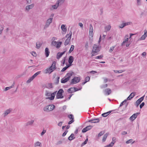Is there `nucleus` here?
Here are the masks:
<instances>
[{
	"label": "nucleus",
	"mask_w": 147,
	"mask_h": 147,
	"mask_svg": "<svg viewBox=\"0 0 147 147\" xmlns=\"http://www.w3.org/2000/svg\"><path fill=\"white\" fill-rule=\"evenodd\" d=\"M80 80V77H75L72 79L70 82L71 84H76L79 82Z\"/></svg>",
	"instance_id": "5"
},
{
	"label": "nucleus",
	"mask_w": 147,
	"mask_h": 147,
	"mask_svg": "<svg viewBox=\"0 0 147 147\" xmlns=\"http://www.w3.org/2000/svg\"><path fill=\"white\" fill-rule=\"evenodd\" d=\"M75 89V87L71 88L68 90L67 91L69 93H72L74 92V89Z\"/></svg>",
	"instance_id": "22"
},
{
	"label": "nucleus",
	"mask_w": 147,
	"mask_h": 147,
	"mask_svg": "<svg viewBox=\"0 0 147 147\" xmlns=\"http://www.w3.org/2000/svg\"><path fill=\"white\" fill-rule=\"evenodd\" d=\"M34 6V4L32 3L30 5H27L25 8L26 11H28L30 9H32Z\"/></svg>",
	"instance_id": "12"
},
{
	"label": "nucleus",
	"mask_w": 147,
	"mask_h": 147,
	"mask_svg": "<svg viewBox=\"0 0 147 147\" xmlns=\"http://www.w3.org/2000/svg\"><path fill=\"white\" fill-rule=\"evenodd\" d=\"M145 103L144 102H142L140 105V109H142V107L144 105Z\"/></svg>",
	"instance_id": "57"
},
{
	"label": "nucleus",
	"mask_w": 147,
	"mask_h": 147,
	"mask_svg": "<svg viewBox=\"0 0 147 147\" xmlns=\"http://www.w3.org/2000/svg\"><path fill=\"white\" fill-rule=\"evenodd\" d=\"M100 118H96V119H94V120H93V123H99L100 121Z\"/></svg>",
	"instance_id": "34"
},
{
	"label": "nucleus",
	"mask_w": 147,
	"mask_h": 147,
	"mask_svg": "<svg viewBox=\"0 0 147 147\" xmlns=\"http://www.w3.org/2000/svg\"><path fill=\"white\" fill-rule=\"evenodd\" d=\"M74 45H71V47L70 48V49H69V53H71L72 51L74 49Z\"/></svg>",
	"instance_id": "35"
},
{
	"label": "nucleus",
	"mask_w": 147,
	"mask_h": 147,
	"mask_svg": "<svg viewBox=\"0 0 147 147\" xmlns=\"http://www.w3.org/2000/svg\"><path fill=\"white\" fill-rule=\"evenodd\" d=\"M71 36L72 32L71 31H70L69 33L66 35L65 37L67 38V39L65 40L64 42V45H65L66 46L69 44L71 38Z\"/></svg>",
	"instance_id": "2"
},
{
	"label": "nucleus",
	"mask_w": 147,
	"mask_h": 147,
	"mask_svg": "<svg viewBox=\"0 0 147 147\" xmlns=\"http://www.w3.org/2000/svg\"><path fill=\"white\" fill-rule=\"evenodd\" d=\"M61 44L62 42H59L58 43L57 42L56 45V47L57 49L59 48L61 46Z\"/></svg>",
	"instance_id": "31"
},
{
	"label": "nucleus",
	"mask_w": 147,
	"mask_h": 147,
	"mask_svg": "<svg viewBox=\"0 0 147 147\" xmlns=\"http://www.w3.org/2000/svg\"><path fill=\"white\" fill-rule=\"evenodd\" d=\"M31 54H32V55L33 56L36 57V53L35 52H32Z\"/></svg>",
	"instance_id": "63"
},
{
	"label": "nucleus",
	"mask_w": 147,
	"mask_h": 147,
	"mask_svg": "<svg viewBox=\"0 0 147 147\" xmlns=\"http://www.w3.org/2000/svg\"><path fill=\"white\" fill-rule=\"evenodd\" d=\"M45 55L46 57H47L49 55L50 51L48 48L46 47L45 50Z\"/></svg>",
	"instance_id": "20"
},
{
	"label": "nucleus",
	"mask_w": 147,
	"mask_h": 147,
	"mask_svg": "<svg viewBox=\"0 0 147 147\" xmlns=\"http://www.w3.org/2000/svg\"><path fill=\"white\" fill-rule=\"evenodd\" d=\"M109 134L108 133H106L105 134L103 137L102 141L103 142H105L106 140V139L107 138L108 135Z\"/></svg>",
	"instance_id": "26"
},
{
	"label": "nucleus",
	"mask_w": 147,
	"mask_h": 147,
	"mask_svg": "<svg viewBox=\"0 0 147 147\" xmlns=\"http://www.w3.org/2000/svg\"><path fill=\"white\" fill-rule=\"evenodd\" d=\"M93 29L92 26L91 24H90L89 26V35L91 37H92L93 35Z\"/></svg>",
	"instance_id": "11"
},
{
	"label": "nucleus",
	"mask_w": 147,
	"mask_h": 147,
	"mask_svg": "<svg viewBox=\"0 0 147 147\" xmlns=\"http://www.w3.org/2000/svg\"><path fill=\"white\" fill-rule=\"evenodd\" d=\"M111 28V25H109L105 27V31L107 32V31H109L110 30Z\"/></svg>",
	"instance_id": "24"
},
{
	"label": "nucleus",
	"mask_w": 147,
	"mask_h": 147,
	"mask_svg": "<svg viewBox=\"0 0 147 147\" xmlns=\"http://www.w3.org/2000/svg\"><path fill=\"white\" fill-rule=\"evenodd\" d=\"M34 122V121L32 120L29 121L27 123V125H32L33 123Z\"/></svg>",
	"instance_id": "40"
},
{
	"label": "nucleus",
	"mask_w": 147,
	"mask_h": 147,
	"mask_svg": "<svg viewBox=\"0 0 147 147\" xmlns=\"http://www.w3.org/2000/svg\"><path fill=\"white\" fill-rule=\"evenodd\" d=\"M55 106L53 105H49L45 106L43 108V110L45 112H50L52 111L55 108Z\"/></svg>",
	"instance_id": "1"
},
{
	"label": "nucleus",
	"mask_w": 147,
	"mask_h": 147,
	"mask_svg": "<svg viewBox=\"0 0 147 147\" xmlns=\"http://www.w3.org/2000/svg\"><path fill=\"white\" fill-rule=\"evenodd\" d=\"M140 113L138 112L135 114H134L131 117H130V120L132 121H134L138 115Z\"/></svg>",
	"instance_id": "7"
},
{
	"label": "nucleus",
	"mask_w": 147,
	"mask_h": 147,
	"mask_svg": "<svg viewBox=\"0 0 147 147\" xmlns=\"http://www.w3.org/2000/svg\"><path fill=\"white\" fill-rule=\"evenodd\" d=\"M59 5L56 2L55 5L52 6L53 8L54 9H57Z\"/></svg>",
	"instance_id": "33"
},
{
	"label": "nucleus",
	"mask_w": 147,
	"mask_h": 147,
	"mask_svg": "<svg viewBox=\"0 0 147 147\" xmlns=\"http://www.w3.org/2000/svg\"><path fill=\"white\" fill-rule=\"evenodd\" d=\"M104 133V132L103 131H101L100 132L98 135V137H100Z\"/></svg>",
	"instance_id": "48"
},
{
	"label": "nucleus",
	"mask_w": 147,
	"mask_h": 147,
	"mask_svg": "<svg viewBox=\"0 0 147 147\" xmlns=\"http://www.w3.org/2000/svg\"><path fill=\"white\" fill-rule=\"evenodd\" d=\"M74 60V58L72 56H70L69 57L68 59V62L69 64L68 65H70V66L72 65V63Z\"/></svg>",
	"instance_id": "15"
},
{
	"label": "nucleus",
	"mask_w": 147,
	"mask_h": 147,
	"mask_svg": "<svg viewBox=\"0 0 147 147\" xmlns=\"http://www.w3.org/2000/svg\"><path fill=\"white\" fill-rule=\"evenodd\" d=\"M53 88L52 84L51 83H49L48 84L47 86V88L50 89Z\"/></svg>",
	"instance_id": "38"
},
{
	"label": "nucleus",
	"mask_w": 147,
	"mask_h": 147,
	"mask_svg": "<svg viewBox=\"0 0 147 147\" xmlns=\"http://www.w3.org/2000/svg\"><path fill=\"white\" fill-rule=\"evenodd\" d=\"M125 71V70H114V72L116 73H121Z\"/></svg>",
	"instance_id": "37"
},
{
	"label": "nucleus",
	"mask_w": 147,
	"mask_h": 147,
	"mask_svg": "<svg viewBox=\"0 0 147 147\" xmlns=\"http://www.w3.org/2000/svg\"><path fill=\"white\" fill-rule=\"evenodd\" d=\"M41 71H38L36 73L34 74L32 77L34 79L37 76L40 74Z\"/></svg>",
	"instance_id": "29"
},
{
	"label": "nucleus",
	"mask_w": 147,
	"mask_h": 147,
	"mask_svg": "<svg viewBox=\"0 0 147 147\" xmlns=\"http://www.w3.org/2000/svg\"><path fill=\"white\" fill-rule=\"evenodd\" d=\"M100 51L99 47L97 45H94L93 46L92 52L93 53L92 55V56H93L95 55V53L98 52Z\"/></svg>",
	"instance_id": "3"
},
{
	"label": "nucleus",
	"mask_w": 147,
	"mask_h": 147,
	"mask_svg": "<svg viewBox=\"0 0 147 147\" xmlns=\"http://www.w3.org/2000/svg\"><path fill=\"white\" fill-rule=\"evenodd\" d=\"M135 94V92H133L131 93L129 95L131 97L130 98H132L134 96Z\"/></svg>",
	"instance_id": "49"
},
{
	"label": "nucleus",
	"mask_w": 147,
	"mask_h": 147,
	"mask_svg": "<svg viewBox=\"0 0 147 147\" xmlns=\"http://www.w3.org/2000/svg\"><path fill=\"white\" fill-rule=\"evenodd\" d=\"M51 92H50L47 91H46L45 95L46 96H49L51 95Z\"/></svg>",
	"instance_id": "46"
},
{
	"label": "nucleus",
	"mask_w": 147,
	"mask_h": 147,
	"mask_svg": "<svg viewBox=\"0 0 147 147\" xmlns=\"http://www.w3.org/2000/svg\"><path fill=\"white\" fill-rule=\"evenodd\" d=\"M147 36V32L146 30H144V33L140 38V40H144Z\"/></svg>",
	"instance_id": "19"
},
{
	"label": "nucleus",
	"mask_w": 147,
	"mask_h": 147,
	"mask_svg": "<svg viewBox=\"0 0 147 147\" xmlns=\"http://www.w3.org/2000/svg\"><path fill=\"white\" fill-rule=\"evenodd\" d=\"M125 23H123L120 25L119 26V27L120 28H123L124 27H125Z\"/></svg>",
	"instance_id": "42"
},
{
	"label": "nucleus",
	"mask_w": 147,
	"mask_h": 147,
	"mask_svg": "<svg viewBox=\"0 0 147 147\" xmlns=\"http://www.w3.org/2000/svg\"><path fill=\"white\" fill-rule=\"evenodd\" d=\"M115 47V46L111 47L109 50V52L110 53H111Z\"/></svg>",
	"instance_id": "47"
},
{
	"label": "nucleus",
	"mask_w": 147,
	"mask_h": 147,
	"mask_svg": "<svg viewBox=\"0 0 147 147\" xmlns=\"http://www.w3.org/2000/svg\"><path fill=\"white\" fill-rule=\"evenodd\" d=\"M61 28L63 31L66 32L67 31V29L65 28V26L64 24L61 25Z\"/></svg>",
	"instance_id": "23"
},
{
	"label": "nucleus",
	"mask_w": 147,
	"mask_h": 147,
	"mask_svg": "<svg viewBox=\"0 0 147 147\" xmlns=\"http://www.w3.org/2000/svg\"><path fill=\"white\" fill-rule=\"evenodd\" d=\"M92 127L93 126L92 125L88 126L83 128L82 130V132L83 133H85L91 129Z\"/></svg>",
	"instance_id": "10"
},
{
	"label": "nucleus",
	"mask_w": 147,
	"mask_h": 147,
	"mask_svg": "<svg viewBox=\"0 0 147 147\" xmlns=\"http://www.w3.org/2000/svg\"><path fill=\"white\" fill-rule=\"evenodd\" d=\"M56 62L55 61H53L52 63V65L49 67V68L51 69V71L50 73H52L54 69H56Z\"/></svg>",
	"instance_id": "9"
},
{
	"label": "nucleus",
	"mask_w": 147,
	"mask_h": 147,
	"mask_svg": "<svg viewBox=\"0 0 147 147\" xmlns=\"http://www.w3.org/2000/svg\"><path fill=\"white\" fill-rule=\"evenodd\" d=\"M53 21V18H50L48 19L46 22L45 25L44 26L43 29H45L48 28L50 24Z\"/></svg>",
	"instance_id": "4"
},
{
	"label": "nucleus",
	"mask_w": 147,
	"mask_h": 147,
	"mask_svg": "<svg viewBox=\"0 0 147 147\" xmlns=\"http://www.w3.org/2000/svg\"><path fill=\"white\" fill-rule=\"evenodd\" d=\"M74 121V120L73 119H72V120H71V121H70L68 122V124H70L71 123H73Z\"/></svg>",
	"instance_id": "64"
},
{
	"label": "nucleus",
	"mask_w": 147,
	"mask_h": 147,
	"mask_svg": "<svg viewBox=\"0 0 147 147\" xmlns=\"http://www.w3.org/2000/svg\"><path fill=\"white\" fill-rule=\"evenodd\" d=\"M69 80L68 78L66 77L65 78H63L61 80V82L62 83H65L67 82Z\"/></svg>",
	"instance_id": "21"
},
{
	"label": "nucleus",
	"mask_w": 147,
	"mask_h": 147,
	"mask_svg": "<svg viewBox=\"0 0 147 147\" xmlns=\"http://www.w3.org/2000/svg\"><path fill=\"white\" fill-rule=\"evenodd\" d=\"M68 117L71 120H72V119H74V117L73 115L72 114H70L69 115H68Z\"/></svg>",
	"instance_id": "51"
},
{
	"label": "nucleus",
	"mask_w": 147,
	"mask_h": 147,
	"mask_svg": "<svg viewBox=\"0 0 147 147\" xmlns=\"http://www.w3.org/2000/svg\"><path fill=\"white\" fill-rule=\"evenodd\" d=\"M103 57V55H100L96 57H95V58L96 59H101V58H102V57Z\"/></svg>",
	"instance_id": "50"
},
{
	"label": "nucleus",
	"mask_w": 147,
	"mask_h": 147,
	"mask_svg": "<svg viewBox=\"0 0 147 147\" xmlns=\"http://www.w3.org/2000/svg\"><path fill=\"white\" fill-rule=\"evenodd\" d=\"M144 96H143L139 99H138L136 102L135 105H136V107H138L140 103L144 99Z\"/></svg>",
	"instance_id": "8"
},
{
	"label": "nucleus",
	"mask_w": 147,
	"mask_h": 147,
	"mask_svg": "<svg viewBox=\"0 0 147 147\" xmlns=\"http://www.w3.org/2000/svg\"><path fill=\"white\" fill-rule=\"evenodd\" d=\"M12 110V109H7L5 111L4 113V116L5 117L8 114H9L11 111Z\"/></svg>",
	"instance_id": "18"
},
{
	"label": "nucleus",
	"mask_w": 147,
	"mask_h": 147,
	"mask_svg": "<svg viewBox=\"0 0 147 147\" xmlns=\"http://www.w3.org/2000/svg\"><path fill=\"white\" fill-rule=\"evenodd\" d=\"M107 86H108L107 84H105L104 85H101L100 86V88H106L107 87Z\"/></svg>",
	"instance_id": "52"
},
{
	"label": "nucleus",
	"mask_w": 147,
	"mask_h": 147,
	"mask_svg": "<svg viewBox=\"0 0 147 147\" xmlns=\"http://www.w3.org/2000/svg\"><path fill=\"white\" fill-rule=\"evenodd\" d=\"M128 40V38H127L126 39H124L123 42H122L121 44V45L123 46L124 44L125 43L127 42Z\"/></svg>",
	"instance_id": "39"
},
{
	"label": "nucleus",
	"mask_w": 147,
	"mask_h": 147,
	"mask_svg": "<svg viewBox=\"0 0 147 147\" xmlns=\"http://www.w3.org/2000/svg\"><path fill=\"white\" fill-rule=\"evenodd\" d=\"M114 144V143L111 142L109 144L107 145L108 147H112Z\"/></svg>",
	"instance_id": "58"
},
{
	"label": "nucleus",
	"mask_w": 147,
	"mask_h": 147,
	"mask_svg": "<svg viewBox=\"0 0 147 147\" xmlns=\"http://www.w3.org/2000/svg\"><path fill=\"white\" fill-rule=\"evenodd\" d=\"M41 144V143L39 142H37L34 143V146L36 147L38 146H40Z\"/></svg>",
	"instance_id": "36"
},
{
	"label": "nucleus",
	"mask_w": 147,
	"mask_h": 147,
	"mask_svg": "<svg viewBox=\"0 0 147 147\" xmlns=\"http://www.w3.org/2000/svg\"><path fill=\"white\" fill-rule=\"evenodd\" d=\"M55 92H54L52 94L51 93V97H48L46 98V99H49L50 100H53L54 99L55 96Z\"/></svg>",
	"instance_id": "17"
},
{
	"label": "nucleus",
	"mask_w": 147,
	"mask_h": 147,
	"mask_svg": "<svg viewBox=\"0 0 147 147\" xmlns=\"http://www.w3.org/2000/svg\"><path fill=\"white\" fill-rule=\"evenodd\" d=\"M3 29V25H0V34H1Z\"/></svg>",
	"instance_id": "45"
},
{
	"label": "nucleus",
	"mask_w": 147,
	"mask_h": 147,
	"mask_svg": "<svg viewBox=\"0 0 147 147\" xmlns=\"http://www.w3.org/2000/svg\"><path fill=\"white\" fill-rule=\"evenodd\" d=\"M62 142H63L62 141L60 140L57 142L56 144L57 145H59V144H62Z\"/></svg>",
	"instance_id": "60"
},
{
	"label": "nucleus",
	"mask_w": 147,
	"mask_h": 147,
	"mask_svg": "<svg viewBox=\"0 0 147 147\" xmlns=\"http://www.w3.org/2000/svg\"><path fill=\"white\" fill-rule=\"evenodd\" d=\"M68 130H66L65 132L63 134L62 136H65L66 134L68 132Z\"/></svg>",
	"instance_id": "62"
},
{
	"label": "nucleus",
	"mask_w": 147,
	"mask_h": 147,
	"mask_svg": "<svg viewBox=\"0 0 147 147\" xmlns=\"http://www.w3.org/2000/svg\"><path fill=\"white\" fill-rule=\"evenodd\" d=\"M63 90L62 89H60L56 94V98H63Z\"/></svg>",
	"instance_id": "6"
},
{
	"label": "nucleus",
	"mask_w": 147,
	"mask_h": 147,
	"mask_svg": "<svg viewBox=\"0 0 147 147\" xmlns=\"http://www.w3.org/2000/svg\"><path fill=\"white\" fill-rule=\"evenodd\" d=\"M34 79L32 78V76L27 81V83H29L31 81H32Z\"/></svg>",
	"instance_id": "44"
},
{
	"label": "nucleus",
	"mask_w": 147,
	"mask_h": 147,
	"mask_svg": "<svg viewBox=\"0 0 147 147\" xmlns=\"http://www.w3.org/2000/svg\"><path fill=\"white\" fill-rule=\"evenodd\" d=\"M90 78L89 76H87L85 78V81L87 82H88L90 80Z\"/></svg>",
	"instance_id": "56"
},
{
	"label": "nucleus",
	"mask_w": 147,
	"mask_h": 147,
	"mask_svg": "<svg viewBox=\"0 0 147 147\" xmlns=\"http://www.w3.org/2000/svg\"><path fill=\"white\" fill-rule=\"evenodd\" d=\"M41 46V44L39 42H37L36 44V46L37 49L39 48Z\"/></svg>",
	"instance_id": "41"
},
{
	"label": "nucleus",
	"mask_w": 147,
	"mask_h": 147,
	"mask_svg": "<svg viewBox=\"0 0 147 147\" xmlns=\"http://www.w3.org/2000/svg\"><path fill=\"white\" fill-rule=\"evenodd\" d=\"M64 1H65L64 0H58L57 1V2L59 5H60L62 4L64 2Z\"/></svg>",
	"instance_id": "27"
},
{
	"label": "nucleus",
	"mask_w": 147,
	"mask_h": 147,
	"mask_svg": "<svg viewBox=\"0 0 147 147\" xmlns=\"http://www.w3.org/2000/svg\"><path fill=\"white\" fill-rule=\"evenodd\" d=\"M51 71V69L49 67L48 68H47V69H46L45 71V74H47L48 73H49L50 74H51V73H50V72Z\"/></svg>",
	"instance_id": "30"
},
{
	"label": "nucleus",
	"mask_w": 147,
	"mask_h": 147,
	"mask_svg": "<svg viewBox=\"0 0 147 147\" xmlns=\"http://www.w3.org/2000/svg\"><path fill=\"white\" fill-rule=\"evenodd\" d=\"M65 52V51L62 52L58 53L57 55L56 58L57 59H59Z\"/></svg>",
	"instance_id": "14"
},
{
	"label": "nucleus",
	"mask_w": 147,
	"mask_h": 147,
	"mask_svg": "<svg viewBox=\"0 0 147 147\" xmlns=\"http://www.w3.org/2000/svg\"><path fill=\"white\" fill-rule=\"evenodd\" d=\"M104 92L105 93V94L107 95H109L111 92V91L110 89L108 88L105 89L104 90Z\"/></svg>",
	"instance_id": "16"
},
{
	"label": "nucleus",
	"mask_w": 147,
	"mask_h": 147,
	"mask_svg": "<svg viewBox=\"0 0 147 147\" xmlns=\"http://www.w3.org/2000/svg\"><path fill=\"white\" fill-rule=\"evenodd\" d=\"M74 74V72L72 71H70L69 72L67 73L65 77H67L69 79V80L71 77Z\"/></svg>",
	"instance_id": "13"
},
{
	"label": "nucleus",
	"mask_w": 147,
	"mask_h": 147,
	"mask_svg": "<svg viewBox=\"0 0 147 147\" xmlns=\"http://www.w3.org/2000/svg\"><path fill=\"white\" fill-rule=\"evenodd\" d=\"M57 42L56 41H53L51 42V44L54 46H56Z\"/></svg>",
	"instance_id": "54"
},
{
	"label": "nucleus",
	"mask_w": 147,
	"mask_h": 147,
	"mask_svg": "<svg viewBox=\"0 0 147 147\" xmlns=\"http://www.w3.org/2000/svg\"><path fill=\"white\" fill-rule=\"evenodd\" d=\"M70 66V65H67L63 67L61 70V71L63 72L66 70Z\"/></svg>",
	"instance_id": "28"
},
{
	"label": "nucleus",
	"mask_w": 147,
	"mask_h": 147,
	"mask_svg": "<svg viewBox=\"0 0 147 147\" xmlns=\"http://www.w3.org/2000/svg\"><path fill=\"white\" fill-rule=\"evenodd\" d=\"M12 88V86H10L8 87H6L5 88V91H7V90L9 89H10L11 88Z\"/></svg>",
	"instance_id": "59"
},
{
	"label": "nucleus",
	"mask_w": 147,
	"mask_h": 147,
	"mask_svg": "<svg viewBox=\"0 0 147 147\" xmlns=\"http://www.w3.org/2000/svg\"><path fill=\"white\" fill-rule=\"evenodd\" d=\"M75 89H74V92L81 90L82 88V87H81L79 89L75 87Z\"/></svg>",
	"instance_id": "61"
},
{
	"label": "nucleus",
	"mask_w": 147,
	"mask_h": 147,
	"mask_svg": "<svg viewBox=\"0 0 147 147\" xmlns=\"http://www.w3.org/2000/svg\"><path fill=\"white\" fill-rule=\"evenodd\" d=\"M59 79H60L59 77H57V79H56V80H55V84L57 85L59 83Z\"/></svg>",
	"instance_id": "43"
},
{
	"label": "nucleus",
	"mask_w": 147,
	"mask_h": 147,
	"mask_svg": "<svg viewBox=\"0 0 147 147\" xmlns=\"http://www.w3.org/2000/svg\"><path fill=\"white\" fill-rule=\"evenodd\" d=\"M133 140L132 139H130L126 141V143L127 144H128L131 143V144H133L134 142V141L133 142Z\"/></svg>",
	"instance_id": "32"
},
{
	"label": "nucleus",
	"mask_w": 147,
	"mask_h": 147,
	"mask_svg": "<svg viewBox=\"0 0 147 147\" xmlns=\"http://www.w3.org/2000/svg\"><path fill=\"white\" fill-rule=\"evenodd\" d=\"M125 23V26L129 25H130L132 24V22H129Z\"/></svg>",
	"instance_id": "55"
},
{
	"label": "nucleus",
	"mask_w": 147,
	"mask_h": 147,
	"mask_svg": "<svg viewBox=\"0 0 147 147\" xmlns=\"http://www.w3.org/2000/svg\"><path fill=\"white\" fill-rule=\"evenodd\" d=\"M74 134H72L71 135L68 137V140H72L74 139L75 137H74Z\"/></svg>",
	"instance_id": "25"
},
{
	"label": "nucleus",
	"mask_w": 147,
	"mask_h": 147,
	"mask_svg": "<svg viewBox=\"0 0 147 147\" xmlns=\"http://www.w3.org/2000/svg\"><path fill=\"white\" fill-rule=\"evenodd\" d=\"M88 139L87 138L85 140V141L84 142L82 143V146H84V145H85V144H86V143H87V142H88Z\"/></svg>",
	"instance_id": "53"
}]
</instances>
